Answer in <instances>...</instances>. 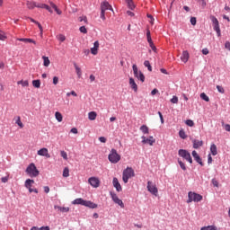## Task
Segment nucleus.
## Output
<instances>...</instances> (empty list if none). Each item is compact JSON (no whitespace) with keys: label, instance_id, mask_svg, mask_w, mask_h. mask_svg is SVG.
Here are the masks:
<instances>
[{"label":"nucleus","instance_id":"79ce46f5","mask_svg":"<svg viewBox=\"0 0 230 230\" xmlns=\"http://www.w3.org/2000/svg\"><path fill=\"white\" fill-rule=\"evenodd\" d=\"M217 89L218 93H220L221 94H224V93H226V90L224 89V87H222L220 85H217Z\"/></svg>","mask_w":230,"mask_h":230},{"label":"nucleus","instance_id":"37998d69","mask_svg":"<svg viewBox=\"0 0 230 230\" xmlns=\"http://www.w3.org/2000/svg\"><path fill=\"white\" fill-rule=\"evenodd\" d=\"M16 124H17L18 127H21V128H22V127H24V125L21 121V117H18V119L16 120Z\"/></svg>","mask_w":230,"mask_h":230},{"label":"nucleus","instance_id":"39448f33","mask_svg":"<svg viewBox=\"0 0 230 230\" xmlns=\"http://www.w3.org/2000/svg\"><path fill=\"white\" fill-rule=\"evenodd\" d=\"M202 199V195L193 191H189L187 204H191V202H200Z\"/></svg>","mask_w":230,"mask_h":230},{"label":"nucleus","instance_id":"e433bc0d","mask_svg":"<svg viewBox=\"0 0 230 230\" xmlns=\"http://www.w3.org/2000/svg\"><path fill=\"white\" fill-rule=\"evenodd\" d=\"M144 66H145V67H147V70H148V71L152 72V65H150V61L146 60V61L144 62Z\"/></svg>","mask_w":230,"mask_h":230},{"label":"nucleus","instance_id":"bb28decb","mask_svg":"<svg viewBox=\"0 0 230 230\" xmlns=\"http://www.w3.org/2000/svg\"><path fill=\"white\" fill-rule=\"evenodd\" d=\"M210 152H211L212 155H217L218 154V151H217V145L211 144V146H210Z\"/></svg>","mask_w":230,"mask_h":230},{"label":"nucleus","instance_id":"4468645a","mask_svg":"<svg viewBox=\"0 0 230 230\" xmlns=\"http://www.w3.org/2000/svg\"><path fill=\"white\" fill-rule=\"evenodd\" d=\"M38 155H41L42 157H47V159H49L51 155H49V152L48 151V148L43 147L40 150H38Z\"/></svg>","mask_w":230,"mask_h":230},{"label":"nucleus","instance_id":"9b49d317","mask_svg":"<svg viewBox=\"0 0 230 230\" xmlns=\"http://www.w3.org/2000/svg\"><path fill=\"white\" fill-rule=\"evenodd\" d=\"M110 195L115 204H118L120 208H125V204L123 203V200L119 199L118 195L112 191L110 192Z\"/></svg>","mask_w":230,"mask_h":230},{"label":"nucleus","instance_id":"6ab92c4d","mask_svg":"<svg viewBox=\"0 0 230 230\" xmlns=\"http://www.w3.org/2000/svg\"><path fill=\"white\" fill-rule=\"evenodd\" d=\"M129 85L134 93H137V84H136V81L132 77L129 78Z\"/></svg>","mask_w":230,"mask_h":230},{"label":"nucleus","instance_id":"4c0bfd02","mask_svg":"<svg viewBox=\"0 0 230 230\" xmlns=\"http://www.w3.org/2000/svg\"><path fill=\"white\" fill-rule=\"evenodd\" d=\"M199 97L201 100H204V102H209V97L204 93H200Z\"/></svg>","mask_w":230,"mask_h":230},{"label":"nucleus","instance_id":"69168bd1","mask_svg":"<svg viewBox=\"0 0 230 230\" xmlns=\"http://www.w3.org/2000/svg\"><path fill=\"white\" fill-rule=\"evenodd\" d=\"M225 130H226V132H230V125H229V124H226V125H225Z\"/></svg>","mask_w":230,"mask_h":230},{"label":"nucleus","instance_id":"a19ab883","mask_svg":"<svg viewBox=\"0 0 230 230\" xmlns=\"http://www.w3.org/2000/svg\"><path fill=\"white\" fill-rule=\"evenodd\" d=\"M185 123H186V125H188V127H194V125H195V122H193V120H191V119H187L185 121Z\"/></svg>","mask_w":230,"mask_h":230},{"label":"nucleus","instance_id":"49530a36","mask_svg":"<svg viewBox=\"0 0 230 230\" xmlns=\"http://www.w3.org/2000/svg\"><path fill=\"white\" fill-rule=\"evenodd\" d=\"M79 21H80V22H83V21H84V22H85V24H87V16H80Z\"/></svg>","mask_w":230,"mask_h":230},{"label":"nucleus","instance_id":"052dcab7","mask_svg":"<svg viewBox=\"0 0 230 230\" xmlns=\"http://www.w3.org/2000/svg\"><path fill=\"white\" fill-rule=\"evenodd\" d=\"M212 184L213 186H215L216 188H218V181L215 179L212 180Z\"/></svg>","mask_w":230,"mask_h":230},{"label":"nucleus","instance_id":"6e6552de","mask_svg":"<svg viewBox=\"0 0 230 230\" xmlns=\"http://www.w3.org/2000/svg\"><path fill=\"white\" fill-rule=\"evenodd\" d=\"M210 20L213 24L214 31L217 32V37L222 35L220 31V23L218 22V19H217L214 15H210Z\"/></svg>","mask_w":230,"mask_h":230},{"label":"nucleus","instance_id":"a18cd8bd","mask_svg":"<svg viewBox=\"0 0 230 230\" xmlns=\"http://www.w3.org/2000/svg\"><path fill=\"white\" fill-rule=\"evenodd\" d=\"M190 24L192 26H195L197 24V18L196 17H190Z\"/></svg>","mask_w":230,"mask_h":230},{"label":"nucleus","instance_id":"cd10ccee","mask_svg":"<svg viewBox=\"0 0 230 230\" xmlns=\"http://www.w3.org/2000/svg\"><path fill=\"white\" fill-rule=\"evenodd\" d=\"M128 8H129V10H134V8H136V4H134V0H126Z\"/></svg>","mask_w":230,"mask_h":230},{"label":"nucleus","instance_id":"8fccbe9b","mask_svg":"<svg viewBox=\"0 0 230 230\" xmlns=\"http://www.w3.org/2000/svg\"><path fill=\"white\" fill-rule=\"evenodd\" d=\"M158 116H159L160 121L163 125L164 123V118H163V113H161V111H158Z\"/></svg>","mask_w":230,"mask_h":230},{"label":"nucleus","instance_id":"e2e57ef3","mask_svg":"<svg viewBox=\"0 0 230 230\" xmlns=\"http://www.w3.org/2000/svg\"><path fill=\"white\" fill-rule=\"evenodd\" d=\"M93 48H95V49H99L100 48V42H98V40L97 41H94V43H93Z\"/></svg>","mask_w":230,"mask_h":230},{"label":"nucleus","instance_id":"680f3d73","mask_svg":"<svg viewBox=\"0 0 230 230\" xmlns=\"http://www.w3.org/2000/svg\"><path fill=\"white\" fill-rule=\"evenodd\" d=\"M225 48H226V49H228V51H230V42L229 41H226L225 43Z\"/></svg>","mask_w":230,"mask_h":230},{"label":"nucleus","instance_id":"f03ea898","mask_svg":"<svg viewBox=\"0 0 230 230\" xmlns=\"http://www.w3.org/2000/svg\"><path fill=\"white\" fill-rule=\"evenodd\" d=\"M27 175H29V177H39L40 172L39 171V169H37V166L35 165V164L31 163L30 164L26 170H25Z\"/></svg>","mask_w":230,"mask_h":230},{"label":"nucleus","instance_id":"f257e3e1","mask_svg":"<svg viewBox=\"0 0 230 230\" xmlns=\"http://www.w3.org/2000/svg\"><path fill=\"white\" fill-rule=\"evenodd\" d=\"M72 204L84 206L85 208H89L90 209H96V208H98V204L91 200H84L82 198L75 199L74 201H72Z\"/></svg>","mask_w":230,"mask_h":230},{"label":"nucleus","instance_id":"7ed1b4c3","mask_svg":"<svg viewBox=\"0 0 230 230\" xmlns=\"http://www.w3.org/2000/svg\"><path fill=\"white\" fill-rule=\"evenodd\" d=\"M108 159L112 164H118L121 161V155L118 154L116 149L112 148L108 155Z\"/></svg>","mask_w":230,"mask_h":230},{"label":"nucleus","instance_id":"ea45409f","mask_svg":"<svg viewBox=\"0 0 230 230\" xmlns=\"http://www.w3.org/2000/svg\"><path fill=\"white\" fill-rule=\"evenodd\" d=\"M171 103H179V97L173 95L172 98L171 99Z\"/></svg>","mask_w":230,"mask_h":230},{"label":"nucleus","instance_id":"dca6fc26","mask_svg":"<svg viewBox=\"0 0 230 230\" xmlns=\"http://www.w3.org/2000/svg\"><path fill=\"white\" fill-rule=\"evenodd\" d=\"M181 62H184V64H186V62H188V60H190V52H188V50H184L181 56Z\"/></svg>","mask_w":230,"mask_h":230},{"label":"nucleus","instance_id":"f704fd0d","mask_svg":"<svg viewBox=\"0 0 230 230\" xmlns=\"http://www.w3.org/2000/svg\"><path fill=\"white\" fill-rule=\"evenodd\" d=\"M55 117H56V119L60 123L62 122V119H63V117H62V113L57 111L55 113Z\"/></svg>","mask_w":230,"mask_h":230},{"label":"nucleus","instance_id":"f8f14e48","mask_svg":"<svg viewBox=\"0 0 230 230\" xmlns=\"http://www.w3.org/2000/svg\"><path fill=\"white\" fill-rule=\"evenodd\" d=\"M107 10L113 12L112 5L110 4L107 1L101 3V11L107 12Z\"/></svg>","mask_w":230,"mask_h":230},{"label":"nucleus","instance_id":"4d7b16f0","mask_svg":"<svg viewBox=\"0 0 230 230\" xmlns=\"http://www.w3.org/2000/svg\"><path fill=\"white\" fill-rule=\"evenodd\" d=\"M199 4L203 7V8H205V6H206V0H199Z\"/></svg>","mask_w":230,"mask_h":230},{"label":"nucleus","instance_id":"bf43d9fd","mask_svg":"<svg viewBox=\"0 0 230 230\" xmlns=\"http://www.w3.org/2000/svg\"><path fill=\"white\" fill-rule=\"evenodd\" d=\"M58 84V76H54L53 77V84L57 85Z\"/></svg>","mask_w":230,"mask_h":230},{"label":"nucleus","instance_id":"a878e982","mask_svg":"<svg viewBox=\"0 0 230 230\" xmlns=\"http://www.w3.org/2000/svg\"><path fill=\"white\" fill-rule=\"evenodd\" d=\"M35 183V181L31 180V179H27L25 181V188H27V190H30L31 188V185Z\"/></svg>","mask_w":230,"mask_h":230},{"label":"nucleus","instance_id":"a211bd4d","mask_svg":"<svg viewBox=\"0 0 230 230\" xmlns=\"http://www.w3.org/2000/svg\"><path fill=\"white\" fill-rule=\"evenodd\" d=\"M26 4H27V8H29V10H33V8H39V4H37L33 1L28 0L26 2Z\"/></svg>","mask_w":230,"mask_h":230},{"label":"nucleus","instance_id":"393cba45","mask_svg":"<svg viewBox=\"0 0 230 230\" xmlns=\"http://www.w3.org/2000/svg\"><path fill=\"white\" fill-rule=\"evenodd\" d=\"M74 67L75 69L78 78H82V69L80 68V66H78V65H76V63H74Z\"/></svg>","mask_w":230,"mask_h":230},{"label":"nucleus","instance_id":"c85d7f7f","mask_svg":"<svg viewBox=\"0 0 230 230\" xmlns=\"http://www.w3.org/2000/svg\"><path fill=\"white\" fill-rule=\"evenodd\" d=\"M42 59H43V66L45 67H49V64H51V62L49 61V58L46 57V56H43L42 57Z\"/></svg>","mask_w":230,"mask_h":230},{"label":"nucleus","instance_id":"09e8293b","mask_svg":"<svg viewBox=\"0 0 230 230\" xmlns=\"http://www.w3.org/2000/svg\"><path fill=\"white\" fill-rule=\"evenodd\" d=\"M91 53H92V55H98V49L93 47L91 49Z\"/></svg>","mask_w":230,"mask_h":230},{"label":"nucleus","instance_id":"de8ad7c7","mask_svg":"<svg viewBox=\"0 0 230 230\" xmlns=\"http://www.w3.org/2000/svg\"><path fill=\"white\" fill-rule=\"evenodd\" d=\"M60 155L63 159L67 160V153H66V151H61Z\"/></svg>","mask_w":230,"mask_h":230},{"label":"nucleus","instance_id":"58836bf2","mask_svg":"<svg viewBox=\"0 0 230 230\" xmlns=\"http://www.w3.org/2000/svg\"><path fill=\"white\" fill-rule=\"evenodd\" d=\"M69 176V168L65 167L63 170V177H68Z\"/></svg>","mask_w":230,"mask_h":230},{"label":"nucleus","instance_id":"473e14b6","mask_svg":"<svg viewBox=\"0 0 230 230\" xmlns=\"http://www.w3.org/2000/svg\"><path fill=\"white\" fill-rule=\"evenodd\" d=\"M32 85H33V87H35L36 89H40V80H39V79L33 80V81H32Z\"/></svg>","mask_w":230,"mask_h":230},{"label":"nucleus","instance_id":"2eb2a0df","mask_svg":"<svg viewBox=\"0 0 230 230\" xmlns=\"http://www.w3.org/2000/svg\"><path fill=\"white\" fill-rule=\"evenodd\" d=\"M112 184L116 190V191H122L123 188H121V184L119 183V181L118 180V178L114 177L113 181H112Z\"/></svg>","mask_w":230,"mask_h":230},{"label":"nucleus","instance_id":"9d476101","mask_svg":"<svg viewBox=\"0 0 230 230\" xmlns=\"http://www.w3.org/2000/svg\"><path fill=\"white\" fill-rule=\"evenodd\" d=\"M100 178L96 176H92L88 179V183L92 188H100Z\"/></svg>","mask_w":230,"mask_h":230},{"label":"nucleus","instance_id":"c9c22d12","mask_svg":"<svg viewBox=\"0 0 230 230\" xmlns=\"http://www.w3.org/2000/svg\"><path fill=\"white\" fill-rule=\"evenodd\" d=\"M179 136L181 139H186L188 137V136H186V132L184 131V129L179 131Z\"/></svg>","mask_w":230,"mask_h":230},{"label":"nucleus","instance_id":"1a4fd4ad","mask_svg":"<svg viewBox=\"0 0 230 230\" xmlns=\"http://www.w3.org/2000/svg\"><path fill=\"white\" fill-rule=\"evenodd\" d=\"M147 190L152 195H155V197H157V195L159 193V190H157V187L155 185H154V183L152 181H147Z\"/></svg>","mask_w":230,"mask_h":230},{"label":"nucleus","instance_id":"5701e85b","mask_svg":"<svg viewBox=\"0 0 230 230\" xmlns=\"http://www.w3.org/2000/svg\"><path fill=\"white\" fill-rule=\"evenodd\" d=\"M54 208L58 209L61 213H68L69 211V207L54 206Z\"/></svg>","mask_w":230,"mask_h":230},{"label":"nucleus","instance_id":"5fc2aeb1","mask_svg":"<svg viewBox=\"0 0 230 230\" xmlns=\"http://www.w3.org/2000/svg\"><path fill=\"white\" fill-rule=\"evenodd\" d=\"M100 17H101V19H102V21H105V11H102L101 10V14H100Z\"/></svg>","mask_w":230,"mask_h":230},{"label":"nucleus","instance_id":"3c124183","mask_svg":"<svg viewBox=\"0 0 230 230\" xmlns=\"http://www.w3.org/2000/svg\"><path fill=\"white\" fill-rule=\"evenodd\" d=\"M78 96V94H76V92L75 91H71L70 93H66V96Z\"/></svg>","mask_w":230,"mask_h":230},{"label":"nucleus","instance_id":"13d9d810","mask_svg":"<svg viewBox=\"0 0 230 230\" xmlns=\"http://www.w3.org/2000/svg\"><path fill=\"white\" fill-rule=\"evenodd\" d=\"M99 141H100L101 143H107V138H105V137H99Z\"/></svg>","mask_w":230,"mask_h":230},{"label":"nucleus","instance_id":"2f4dec72","mask_svg":"<svg viewBox=\"0 0 230 230\" xmlns=\"http://www.w3.org/2000/svg\"><path fill=\"white\" fill-rule=\"evenodd\" d=\"M178 164L180 165V168H181V170H183V172H186V170H187L186 164L182 162L181 159L178 158Z\"/></svg>","mask_w":230,"mask_h":230},{"label":"nucleus","instance_id":"c756f323","mask_svg":"<svg viewBox=\"0 0 230 230\" xmlns=\"http://www.w3.org/2000/svg\"><path fill=\"white\" fill-rule=\"evenodd\" d=\"M140 130L142 131V133L144 134H150V129L148 128V126L146 125H142L140 127Z\"/></svg>","mask_w":230,"mask_h":230},{"label":"nucleus","instance_id":"f3484780","mask_svg":"<svg viewBox=\"0 0 230 230\" xmlns=\"http://www.w3.org/2000/svg\"><path fill=\"white\" fill-rule=\"evenodd\" d=\"M192 145H193V148H195L197 150V149L200 148V146H202L204 145V141L193 139L192 140Z\"/></svg>","mask_w":230,"mask_h":230},{"label":"nucleus","instance_id":"338daca9","mask_svg":"<svg viewBox=\"0 0 230 230\" xmlns=\"http://www.w3.org/2000/svg\"><path fill=\"white\" fill-rule=\"evenodd\" d=\"M2 182H8V176H4L1 178Z\"/></svg>","mask_w":230,"mask_h":230},{"label":"nucleus","instance_id":"ddd939ff","mask_svg":"<svg viewBox=\"0 0 230 230\" xmlns=\"http://www.w3.org/2000/svg\"><path fill=\"white\" fill-rule=\"evenodd\" d=\"M191 154L196 163H198V164H200V166H204V162H202V158L200 157V155H199V153H197V151L194 150L192 151Z\"/></svg>","mask_w":230,"mask_h":230},{"label":"nucleus","instance_id":"774afa93","mask_svg":"<svg viewBox=\"0 0 230 230\" xmlns=\"http://www.w3.org/2000/svg\"><path fill=\"white\" fill-rule=\"evenodd\" d=\"M43 190H44L45 193H49V187L44 186Z\"/></svg>","mask_w":230,"mask_h":230},{"label":"nucleus","instance_id":"20e7f679","mask_svg":"<svg viewBox=\"0 0 230 230\" xmlns=\"http://www.w3.org/2000/svg\"><path fill=\"white\" fill-rule=\"evenodd\" d=\"M135 175L136 173L134 172V169H132V167H127L122 172V181L124 184H127V182H128V179L135 177Z\"/></svg>","mask_w":230,"mask_h":230},{"label":"nucleus","instance_id":"423d86ee","mask_svg":"<svg viewBox=\"0 0 230 230\" xmlns=\"http://www.w3.org/2000/svg\"><path fill=\"white\" fill-rule=\"evenodd\" d=\"M178 155L185 159L190 164H193V158H191V154L188 152L186 149H179Z\"/></svg>","mask_w":230,"mask_h":230},{"label":"nucleus","instance_id":"4be33fe9","mask_svg":"<svg viewBox=\"0 0 230 230\" xmlns=\"http://www.w3.org/2000/svg\"><path fill=\"white\" fill-rule=\"evenodd\" d=\"M17 40H19L20 42H29L31 44H37L36 40H33V39L30 38H18Z\"/></svg>","mask_w":230,"mask_h":230},{"label":"nucleus","instance_id":"864d4df0","mask_svg":"<svg viewBox=\"0 0 230 230\" xmlns=\"http://www.w3.org/2000/svg\"><path fill=\"white\" fill-rule=\"evenodd\" d=\"M203 55H209V49H208V48H205L201 50Z\"/></svg>","mask_w":230,"mask_h":230},{"label":"nucleus","instance_id":"0eeeda50","mask_svg":"<svg viewBox=\"0 0 230 230\" xmlns=\"http://www.w3.org/2000/svg\"><path fill=\"white\" fill-rule=\"evenodd\" d=\"M132 69L135 78H137L142 84L145 83V74L137 68V65L134 64Z\"/></svg>","mask_w":230,"mask_h":230},{"label":"nucleus","instance_id":"6e6d98bb","mask_svg":"<svg viewBox=\"0 0 230 230\" xmlns=\"http://www.w3.org/2000/svg\"><path fill=\"white\" fill-rule=\"evenodd\" d=\"M157 93H159V90H157V88H155V89H153V90L151 91V95H152V96H155V94H156Z\"/></svg>","mask_w":230,"mask_h":230},{"label":"nucleus","instance_id":"c03bdc74","mask_svg":"<svg viewBox=\"0 0 230 230\" xmlns=\"http://www.w3.org/2000/svg\"><path fill=\"white\" fill-rule=\"evenodd\" d=\"M79 31L81 32V33H87V28H85V26H81L80 28H79Z\"/></svg>","mask_w":230,"mask_h":230},{"label":"nucleus","instance_id":"603ef678","mask_svg":"<svg viewBox=\"0 0 230 230\" xmlns=\"http://www.w3.org/2000/svg\"><path fill=\"white\" fill-rule=\"evenodd\" d=\"M58 40H60V42H64V40H66V36H64V34H60L58 36Z\"/></svg>","mask_w":230,"mask_h":230},{"label":"nucleus","instance_id":"72a5a7b5","mask_svg":"<svg viewBox=\"0 0 230 230\" xmlns=\"http://www.w3.org/2000/svg\"><path fill=\"white\" fill-rule=\"evenodd\" d=\"M30 230H50L49 226H32Z\"/></svg>","mask_w":230,"mask_h":230},{"label":"nucleus","instance_id":"aec40b11","mask_svg":"<svg viewBox=\"0 0 230 230\" xmlns=\"http://www.w3.org/2000/svg\"><path fill=\"white\" fill-rule=\"evenodd\" d=\"M141 139H142L141 141L142 145H149V146H154L153 141L149 140L146 137L142 136Z\"/></svg>","mask_w":230,"mask_h":230},{"label":"nucleus","instance_id":"0e129e2a","mask_svg":"<svg viewBox=\"0 0 230 230\" xmlns=\"http://www.w3.org/2000/svg\"><path fill=\"white\" fill-rule=\"evenodd\" d=\"M93 48H95V49H99L100 48V42H98V40L97 41H94V43H93Z\"/></svg>","mask_w":230,"mask_h":230},{"label":"nucleus","instance_id":"7c9ffc66","mask_svg":"<svg viewBox=\"0 0 230 230\" xmlns=\"http://www.w3.org/2000/svg\"><path fill=\"white\" fill-rule=\"evenodd\" d=\"M18 85H22V87H28V85H30V83L28 82V80L25 81H18L17 82Z\"/></svg>","mask_w":230,"mask_h":230},{"label":"nucleus","instance_id":"b1692460","mask_svg":"<svg viewBox=\"0 0 230 230\" xmlns=\"http://www.w3.org/2000/svg\"><path fill=\"white\" fill-rule=\"evenodd\" d=\"M97 116H98V114L96 113V111H90L88 113V119H90V121H94V119H96Z\"/></svg>","mask_w":230,"mask_h":230},{"label":"nucleus","instance_id":"412c9836","mask_svg":"<svg viewBox=\"0 0 230 230\" xmlns=\"http://www.w3.org/2000/svg\"><path fill=\"white\" fill-rule=\"evenodd\" d=\"M38 8H42L49 12V13H53V9H51V7L46 4H38Z\"/></svg>","mask_w":230,"mask_h":230}]
</instances>
